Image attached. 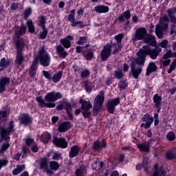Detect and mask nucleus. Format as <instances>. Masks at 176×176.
Wrapping results in <instances>:
<instances>
[{
    "label": "nucleus",
    "mask_w": 176,
    "mask_h": 176,
    "mask_svg": "<svg viewBox=\"0 0 176 176\" xmlns=\"http://www.w3.org/2000/svg\"><path fill=\"white\" fill-rule=\"evenodd\" d=\"M38 61L41 65L45 67V45L42 46L38 54L34 56L32 65L29 69V75L33 79H35L36 71H38Z\"/></svg>",
    "instance_id": "f257e3e1"
},
{
    "label": "nucleus",
    "mask_w": 176,
    "mask_h": 176,
    "mask_svg": "<svg viewBox=\"0 0 176 176\" xmlns=\"http://www.w3.org/2000/svg\"><path fill=\"white\" fill-rule=\"evenodd\" d=\"M112 47H114L113 54H116L119 53V49H122V44L112 43L111 45L107 44L104 45L100 54V58L102 61H107V60L109 58L112 52L111 50Z\"/></svg>",
    "instance_id": "f03ea898"
},
{
    "label": "nucleus",
    "mask_w": 176,
    "mask_h": 176,
    "mask_svg": "<svg viewBox=\"0 0 176 176\" xmlns=\"http://www.w3.org/2000/svg\"><path fill=\"white\" fill-rule=\"evenodd\" d=\"M15 46L16 49L15 63L17 65H21V64L24 63V54L23 53V50L25 47V43L23 39H16L15 41Z\"/></svg>",
    "instance_id": "7ed1b4c3"
},
{
    "label": "nucleus",
    "mask_w": 176,
    "mask_h": 176,
    "mask_svg": "<svg viewBox=\"0 0 176 176\" xmlns=\"http://www.w3.org/2000/svg\"><path fill=\"white\" fill-rule=\"evenodd\" d=\"M100 96L98 95L95 100L94 104L93 116H97L101 109H102V104H104V91H100Z\"/></svg>",
    "instance_id": "20e7f679"
},
{
    "label": "nucleus",
    "mask_w": 176,
    "mask_h": 176,
    "mask_svg": "<svg viewBox=\"0 0 176 176\" xmlns=\"http://www.w3.org/2000/svg\"><path fill=\"white\" fill-rule=\"evenodd\" d=\"M63 98V94L60 92H50L47 94L45 96V100L47 101H50V102L45 103V106L47 108H54L56 107V103L54 101H57V100H60Z\"/></svg>",
    "instance_id": "39448f33"
},
{
    "label": "nucleus",
    "mask_w": 176,
    "mask_h": 176,
    "mask_svg": "<svg viewBox=\"0 0 176 176\" xmlns=\"http://www.w3.org/2000/svg\"><path fill=\"white\" fill-rule=\"evenodd\" d=\"M144 54L149 56L152 60H156L159 56V54L162 52V48L156 47L153 49H151V45H146L142 47Z\"/></svg>",
    "instance_id": "423d86ee"
},
{
    "label": "nucleus",
    "mask_w": 176,
    "mask_h": 176,
    "mask_svg": "<svg viewBox=\"0 0 176 176\" xmlns=\"http://www.w3.org/2000/svg\"><path fill=\"white\" fill-rule=\"evenodd\" d=\"M80 104H81V113L82 115L86 119H90V117L91 116V108H93V105L90 102H87L86 100H84L83 99L80 100Z\"/></svg>",
    "instance_id": "0eeeda50"
},
{
    "label": "nucleus",
    "mask_w": 176,
    "mask_h": 176,
    "mask_svg": "<svg viewBox=\"0 0 176 176\" xmlns=\"http://www.w3.org/2000/svg\"><path fill=\"white\" fill-rule=\"evenodd\" d=\"M56 108L58 111H63V109H65L69 118H72V114L71 113L72 107L71 106V104L67 101V100L63 99L60 103L56 105Z\"/></svg>",
    "instance_id": "6e6552de"
},
{
    "label": "nucleus",
    "mask_w": 176,
    "mask_h": 176,
    "mask_svg": "<svg viewBox=\"0 0 176 176\" xmlns=\"http://www.w3.org/2000/svg\"><path fill=\"white\" fill-rule=\"evenodd\" d=\"M137 56L138 57L135 58L131 63H134L135 67V64H138V65H144L145 64V61H146V55L144 52V49L140 48L137 52Z\"/></svg>",
    "instance_id": "1a4fd4ad"
},
{
    "label": "nucleus",
    "mask_w": 176,
    "mask_h": 176,
    "mask_svg": "<svg viewBox=\"0 0 176 176\" xmlns=\"http://www.w3.org/2000/svg\"><path fill=\"white\" fill-rule=\"evenodd\" d=\"M120 102V98H116L107 102V111L109 113H115V108L119 105Z\"/></svg>",
    "instance_id": "9d476101"
},
{
    "label": "nucleus",
    "mask_w": 176,
    "mask_h": 176,
    "mask_svg": "<svg viewBox=\"0 0 176 176\" xmlns=\"http://www.w3.org/2000/svg\"><path fill=\"white\" fill-rule=\"evenodd\" d=\"M20 124H22L25 127L30 126V123H32V118L28 113H23L22 116L19 118Z\"/></svg>",
    "instance_id": "9b49d317"
},
{
    "label": "nucleus",
    "mask_w": 176,
    "mask_h": 176,
    "mask_svg": "<svg viewBox=\"0 0 176 176\" xmlns=\"http://www.w3.org/2000/svg\"><path fill=\"white\" fill-rule=\"evenodd\" d=\"M146 29L145 28H139L135 34V36L132 38V41L135 42L136 41H142V39H144L146 36Z\"/></svg>",
    "instance_id": "f8f14e48"
},
{
    "label": "nucleus",
    "mask_w": 176,
    "mask_h": 176,
    "mask_svg": "<svg viewBox=\"0 0 176 176\" xmlns=\"http://www.w3.org/2000/svg\"><path fill=\"white\" fill-rule=\"evenodd\" d=\"M12 133H14V121L13 120H11L8 123V126L6 129H5L3 126L1 137L3 138H6L8 135H10Z\"/></svg>",
    "instance_id": "ddd939ff"
},
{
    "label": "nucleus",
    "mask_w": 176,
    "mask_h": 176,
    "mask_svg": "<svg viewBox=\"0 0 176 176\" xmlns=\"http://www.w3.org/2000/svg\"><path fill=\"white\" fill-rule=\"evenodd\" d=\"M52 143L58 148L65 149L68 146V142L65 138H54Z\"/></svg>",
    "instance_id": "4468645a"
},
{
    "label": "nucleus",
    "mask_w": 176,
    "mask_h": 176,
    "mask_svg": "<svg viewBox=\"0 0 176 176\" xmlns=\"http://www.w3.org/2000/svg\"><path fill=\"white\" fill-rule=\"evenodd\" d=\"M10 83V78L4 76L0 78V94H2L3 91H6V85Z\"/></svg>",
    "instance_id": "2eb2a0df"
},
{
    "label": "nucleus",
    "mask_w": 176,
    "mask_h": 176,
    "mask_svg": "<svg viewBox=\"0 0 176 176\" xmlns=\"http://www.w3.org/2000/svg\"><path fill=\"white\" fill-rule=\"evenodd\" d=\"M71 41H74V36H67L65 38H61L60 42L63 45V47L65 49H69L72 45L71 44Z\"/></svg>",
    "instance_id": "dca6fc26"
},
{
    "label": "nucleus",
    "mask_w": 176,
    "mask_h": 176,
    "mask_svg": "<svg viewBox=\"0 0 176 176\" xmlns=\"http://www.w3.org/2000/svg\"><path fill=\"white\" fill-rule=\"evenodd\" d=\"M37 24L38 27H41L43 30V32L40 35L41 39H45V15L38 17Z\"/></svg>",
    "instance_id": "f3484780"
},
{
    "label": "nucleus",
    "mask_w": 176,
    "mask_h": 176,
    "mask_svg": "<svg viewBox=\"0 0 176 176\" xmlns=\"http://www.w3.org/2000/svg\"><path fill=\"white\" fill-rule=\"evenodd\" d=\"M131 68L133 78H135V79H138L140 74L142 72V68L139 67L136 69L134 63H131Z\"/></svg>",
    "instance_id": "a211bd4d"
},
{
    "label": "nucleus",
    "mask_w": 176,
    "mask_h": 176,
    "mask_svg": "<svg viewBox=\"0 0 176 176\" xmlns=\"http://www.w3.org/2000/svg\"><path fill=\"white\" fill-rule=\"evenodd\" d=\"M80 151V147H79L78 145H74L72 146L70 148L69 157H70V159L76 157V156H78L79 155Z\"/></svg>",
    "instance_id": "6ab92c4d"
},
{
    "label": "nucleus",
    "mask_w": 176,
    "mask_h": 176,
    "mask_svg": "<svg viewBox=\"0 0 176 176\" xmlns=\"http://www.w3.org/2000/svg\"><path fill=\"white\" fill-rule=\"evenodd\" d=\"M166 31H167V30H164V28H162L160 25H157L155 27V34L159 39H162L163 36L166 35V33H164Z\"/></svg>",
    "instance_id": "aec40b11"
},
{
    "label": "nucleus",
    "mask_w": 176,
    "mask_h": 176,
    "mask_svg": "<svg viewBox=\"0 0 176 176\" xmlns=\"http://www.w3.org/2000/svg\"><path fill=\"white\" fill-rule=\"evenodd\" d=\"M71 127H72V125H71V122H65L58 126V130L60 133H65V131H68V130H69Z\"/></svg>",
    "instance_id": "412c9836"
},
{
    "label": "nucleus",
    "mask_w": 176,
    "mask_h": 176,
    "mask_svg": "<svg viewBox=\"0 0 176 176\" xmlns=\"http://www.w3.org/2000/svg\"><path fill=\"white\" fill-rule=\"evenodd\" d=\"M92 148L94 151L99 152L102 148H107V142H105V140H103L101 144H100V142H95L93 144Z\"/></svg>",
    "instance_id": "4be33fe9"
},
{
    "label": "nucleus",
    "mask_w": 176,
    "mask_h": 176,
    "mask_svg": "<svg viewBox=\"0 0 176 176\" xmlns=\"http://www.w3.org/2000/svg\"><path fill=\"white\" fill-rule=\"evenodd\" d=\"M157 69V66L155 62H151L148 64V66L146 69V76H149L152 74V72H156Z\"/></svg>",
    "instance_id": "5701e85b"
},
{
    "label": "nucleus",
    "mask_w": 176,
    "mask_h": 176,
    "mask_svg": "<svg viewBox=\"0 0 176 176\" xmlns=\"http://www.w3.org/2000/svg\"><path fill=\"white\" fill-rule=\"evenodd\" d=\"M144 43H149L151 46H155L156 45V38L154 36L152 35H146L144 38ZM148 45V44H147Z\"/></svg>",
    "instance_id": "b1692460"
},
{
    "label": "nucleus",
    "mask_w": 176,
    "mask_h": 176,
    "mask_svg": "<svg viewBox=\"0 0 176 176\" xmlns=\"http://www.w3.org/2000/svg\"><path fill=\"white\" fill-rule=\"evenodd\" d=\"M170 23V19L168 16H165L162 18L160 19V25L162 28H164V30H168V23Z\"/></svg>",
    "instance_id": "393cba45"
},
{
    "label": "nucleus",
    "mask_w": 176,
    "mask_h": 176,
    "mask_svg": "<svg viewBox=\"0 0 176 176\" xmlns=\"http://www.w3.org/2000/svg\"><path fill=\"white\" fill-rule=\"evenodd\" d=\"M56 50L59 53V57L60 58H65L68 56V53L65 51V49L63 48V45H57Z\"/></svg>",
    "instance_id": "a878e982"
},
{
    "label": "nucleus",
    "mask_w": 176,
    "mask_h": 176,
    "mask_svg": "<svg viewBox=\"0 0 176 176\" xmlns=\"http://www.w3.org/2000/svg\"><path fill=\"white\" fill-rule=\"evenodd\" d=\"M90 46L89 44H87L85 45V46H77L76 47V53L80 54L82 53V56H84V54H86L87 52H89V50L90 48H89Z\"/></svg>",
    "instance_id": "bb28decb"
},
{
    "label": "nucleus",
    "mask_w": 176,
    "mask_h": 176,
    "mask_svg": "<svg viewBox=\"0 0 176 176\" xmlns=\"http://www.w3.org/2000/svg\"><path fill=\"white\" fill-rule=\"evenodd\" d=\"M142 122H146V126H150L153 123L154 118L149 114L144 115L142 118Z\"/></svg>",
    "instance_id": "cd10ccee"
},
{
    "label": "nucleus",
    "mask_w": 176,
    "mask_h": 176,
    "mask_svg": "<svg viewBox=\"0 0 176 176\" xmlns=\"http://www.w3.org/2000/svg\"><path fill=\"white\" fill-rule=\"evenodd\" d=\"M95 10L97 13H108L109 12V7L107 6H96Z\"/></svg>",
    "instance_id": "c85d7f7f"
},
{
    "label": "nucleus",
    "mask_w": 176,
    "mask_h": 176,
    "mask_svg": "<svg viewBox=\"0 0 176 176\" xmlns=\"http://www.w3.org/2000/svg\"><path fill=\"white\" fill-rule=\"evenodd\" d=\"M26 25L28 27V30L30 34H34L35 32V26L34 25V22L32 20L29 19L26 21Z\"/></svg>",
    "instance_id": "c756f323"
},
{
    "label": "nucleus",
    "mask_w": 176,
    "mask_h": 176,
    "mask_svg": "<svg viewBox=\"0 0 176 176\" xmlns=\"http://www.w3.org/2000/svg\"><path fill=\"white\" fill-rule=\"evenodd\" d=\"M153 103H154V107H160L162 106V96H159V94H156L154 95L153 98Z\"/></svg>",
    "instance_id": "7c9ffc66"
},
{
    "label": "nucleus",
    "mask_w": 176,
    "mask_h": 176,
    "mask_svg": "<svg viewBox=\"0 0 176 176\" xmlns=\"http://www.w3.org/2000/svg\"><path fill=\"white\" fill-rule=\"evenodd\" d=\"M61 78H63V72L59 71L53 76L52 81L54 83H58L61 80Z\"/></svg>",
    "instance_id": "2f4dec72"
},
{
    "label": "nucleus",
    "mask_w": 176,
    "mask_h": 176,
    "mask_svg": "<svg viewBox=\"0 0 176 176\" xmlns=\"http://www.w3.org/2000/svg\"><path fill=\"white\" fill-rule=\"evenodd\" d=\"M10 65V60L8 59L6 60V58H2L0 60V67L1 68H8Z\"/></svg>",
    "instance_id": "473e14b6"
},
{
    "label": "nucleus",
    "mask_w": 176,
    "mask_h": 176,
    "mask_svg": "<svg viewBox=\"0 0 176 176\" xmlns=\"http://www.w3.org/2000/svg\"><path fill=\"white\" fill-rule=\"evenodd\" d=\"M138 148L142 152H149V144L148 143H142L138 145Z\"/></svg>",
    "instance_id": "72a5a7b5"
},
{
    "label": "nucleus",
    "mask_w": 176,
    "mask_h": 176,
    "mask_svg": "<svg viewBox=\"0 0 176 176\" xmlns=\"http://www.w3.org/2000/svg\"><path fill=\"white\" fill-rule=\"evenodd\" d=\"M50 167L51 170H53L54 171H57V170L60 168V164L57 162L52 161L50 162Z\"/></svg>",
    "instance_id": "f704fd0d"
},
{
    "label": "nucleus",
    "mask_w": 176,
    "mask_h": 176,
    "mask_svg": "<svg viewBox=\"0 0 176 176\" xmlns=\"http://www.w3.org/2000/svg\"><path fill=\"white\" fill-rule=\"evenodd\" d=\"M86 172V166H82L78 169L76 170V176H83L85 175V173Z\"/></svg>",
    "instance_id": "c9c22d12"
},
{
    "label": "nucleus",
    "mask_w": 176,
    "mask_h": 176,
    "mask_svg": "<svg viewBox=\"0 0 176 176\" xmlns=\"http://www.w3.org/2000/svg\"><path fill=\"white\" fill-rule=\"evenodd\" d=\"M165 156H166L167 160H176V153H174L171 151L166 152Z\"/></svg>",
    "instance_id": "e433bc0d"
},
{
    "label": "nucleus",
    "mask_w": 176,
    "mask_h": 176,
    "mask_svg": "<svg viewBox=\"0 0 176 176\" xmlns=\"http://www.w3.org/2000/svg\"><path fill=\"white\" fill-rule=\"evenodd\" d=\"M114 76H116L117 79H122V78H123V70L120 69H117L115 70Z\"/></svg>",
    "instance_id": "4c0bfd02"
},
{
    "label": "nucleus",
    "mask_w": 176,
    "mask_h": 176,
    "mask_svg": "<svg viewBox=\"0 0 176 176\" xmlns=\"http://www.w3.org/2000/svg\"><path fill=\"white\" fill-rule=\"evenodd\" d=\"M82 86L85 87L87 93H91V85L89 81H84L82 82Z\"/></svg>",
    "instance_id": "58836bf2"
},
{
    "label": "nucleus",
    "mask_w": 176,
    "mask_h": 176,
    "mask_svg": "<svg viewBox=\"0 0 176 176\" xmlns=\"http://www.w3.org/2000/svg\"><path fill=\"white\" fill-rule=\"evenodd\" d=\"M39 170H45V157H43L37 162Z\"/></svg>",
    "instance_id": "ea45409f"
},
{
    "label": "nucleus",
    "mask_w": 176,
    "mask_h": 176,
    "mask_svg": "<svg viewBox=\"0 0 176 176\" xmlns=\"http://www.w3.org/2000/svg\"><path fill=\"white\" fill-rule=\"evenodd\" d=\"M31 13H32L31 8H28L25 9L23 12V19H25V20L26 21L30 20L28 19V17H30V15L31 14Z\"/></svg>",
    "instance_id": "a19ab883"
},
{
    "label": "nucleus",
    "mask_w": 176,
    "mask_h": 176,
    "mask_svg": "<svg viewBox=\"0 0 176 176\" xmlns=\"http://www.w3.org/2000/svg\"><path fill=\"white\" fill-rule=\"evenodd\" d=\"M75 10H72L67 16L68 21H70L72 24L75 21Z\"/></svg>",
    "instance_id": "79ce46f5"
},
{
    "label": "nucleus",
    "mask_w": 176,
    "mask_h": 176,
    "mask_svg": "<svg viewBox=\"0 0 176 176\" xmlns=\"http://www.w3.org/2000/svg\"><path fill=\"white\" fill-rule=\"evenodd\" d=\"M36 101L38 102V105L39 107H41V108H45V100H43V97L42 96L36 97Z\"/></svg>",
    "instance_id": "37998d69"
},
{
    "label": "nucleus",
    "mask_w": 176,
    "mask_h": 176,
    "mask_svg": "<svg viewBox=\"0 0 176 176\" xmlns=\"http://www.w3.org/2000/svg\"><path fill=\"white\" fill-rule=\"evenodd\" d=\"M175 12H176V8H172L170 9H168L167 10V14H168V16L169 17V19L173 17L174 16H175Z\"/></svg>",
    "instance_id": "c03bdc74"
},
{
    "label": "nucleus",
    "mask_w": 176,
    "mask_h": 176,
    "mask_svg": "<svg viewBox=\"0 0 176 176\" xmlns=\"http://www.w3.org/2000/svg\"><path fill=\"white\" fill-rule=\"evenodd\" d=\"M51 61L50 56L47 52H45V67L50 65Z\"/></svg>",
    "instance_id": "a18cd8bd"
},
{
    "label": "nucleus",
    "mask_w": 176,
    "mask_h": 176,
    "mask_svg": "<svg viewBox=\"0 0 176 176\" xmlns=\"http://www.w3.org/2000/svg\"><path fill=\"white\" fill-rule=\"evenodd\" d=\"M85 56V58H86V60H90L93 58V52L90 51V49L88 50V52H87L86 54H84L83 55Z\"/></svg>",
    "instance_id": "49530a36"
},
{
    "label": "nucleus",
    "mask_w": 176,
    "mask_h": 176,
    "mask_svg": "<svg viewBox=\"0 0 176 176\" xmlns=\"http://www.w3.org/2000/svg\"><path fill=\"white\" fill-rule=\"evenodd\" d=\"M176 68V59L173 60V61L171 63L169 69L168 70V74H171L173 71H174Z\"/></svg>",
    "instance_id": "de8ad7c7"
},
{
    "label": "nucleus",
    "mask_w": 176,
    "mask_h": 176,
    "mask_svg": "<svg viewBox=\"0 0 176 176\" xmlns=\"http://www.w3.org/2000/svg\"><path fill=\"white\" fill-rule=\"evenodd\" d=\"M159 46L162 47V49H167L168 47V41L166 39L163 40L159 43Z\"/></svg>",
    "instance_id": "09e8293b"
},
{
    "label": "nucleus",
    "mask_w": 176,
    "mask_h": 176,
    "mask_svg": "<svg viewBox=\"0 0 176 176\" xmlns=\"http://www.w3.org/2000/svg\"><path fill=\"white\" fill-rule=\"evenodd\" d=\"M166 138L168 140V141H174V140H175V133H174L173 131L168 133Z\"/></svg>",
    "instance_id": "8fccbe9b"
},
{
    "label": "nucleus",
    "mask_w": 176,
    "mask_h": 176,
    "mask_svg": "<svg viewBox=\"0 0 176 176\" xmlns=\"http://www.w3.org/2000/svg\"><path fill=\"white\" fill-rule=\"evenodd\" d=\"M87 42V37L82 36L79 38V40L76 42L77 45H85Z\"/></svg>",
    "instance_id": "3c124183"
},
{
    "label": "nucleus",
    "mask_w": 176,
    "mask_h": 176,
    "mask_svg": "<svg viewBox=\"0 0 176 176\" xmlns=\"http://www.w3.org/2000/svg\"><path fill=\"white\" fill-rule=\"evenodd\" d=\"M76 25H79L80 28H83V27H86V25H83V22L78 21H74L72 23V27H76Z\"/></svg>",
    "instance_id": "603ef678"
},
{
    "label": "nucleus",
    "mask_w": 176,
    "mask_h": 176,
    "mask_svg": "<svg viewBox=\"0 0 176 176\" xmlns=\"http://www.w3.org/2000/svg\"><path fill=\"white\" fill-rule=\"evenodd\" d=\"M118 87H120V90H123L127 87V82H126V80H120L118 83Z\"/></svg>",
    "instance_id": "864d4df0"
},
{
    "label": "nucleus",
    "mask_w": 176,
    "mask_h": 176,
    "mask_svg": "<svg viewBox=\"0 0 176 176\" xmlns=\"http://www.w3.org/2000/svg\"><path fill=\"white\" fill-rule=\"evenodd\" d=\"M9 164V161L6 159H0V170L2 167H6Z\"/></svg>",
    "instance_id": "5fc2aeb1"
},
{
    "label": "nucleus",
    "mask_w": 176,
    "mask_h": 176,
    "mask_svg": "<svg viewBox=\"0 0 176 176\" xmlns=\"http://www.w3.org/2000/svg\"><path fill=\"white\" fill-rule=\"evenodd\" d=\"M114 38L116 39V41H117L116 45H121L122 40L123 39V34H120L116 36Z\"/></svg>",
    "instance_id": "6e6d98bb"
},
{
    "label": "nucleus",
    "mask_w": 176,
    "mask_h": 176,
    "mask_svg": "<svg viewBox=\"0 0 176 176\" xmlns=\"http://www.w3.org/2000/svg\"><path fill=\"white\" fill-rule=\"evenodd\" d=\"M142 166L144 168V171L146 173H148V166H148V157H144L143 159Z\"/></svg>",
    "instance_id": "4d7b16f0"
},
{
    "label": "nucleus",
    "mask_w": 176,
    "mask_h": 176,
    "mask_svg": "<svg viewBox=\"0 0 176 176\" xmlns=\"http://www.w3.org/2000/svg\"><path fill=\"white\" fill-rule=\"evenodd\" d=\"M9 146V143L3 144L1 147L0 153H4L6 151H8Z\"/></svg>",
    "instance_id": "13d9d810"
},
{
    "label": "nucleus",
    "mask_w": 176,
    "mask_h": 176,
    "mask_svg": "<svg viewBox=\"0 0 176 176\" xmlns=\"http://www.w3.org/2000/svg\"><path fill=\"white\" fill-rule=\"evenodd\" d=\"M25 142L28 146H30V145L34 144V138H31L30 136H28L25 140Z\"/></svg>",
    "instance_id": "bf43d9fd"
},
{
    "label": "nucleus",
    "mask_w": 176,
    "mask_h": 176,
    "mask_svg": "<svg viewBox=\"0 0 176 176\" xmlns=\"http://www.w3.org/2000/svg\"><path fill=\"white\" fill-rule=\"evenodd\" d=\"M19 32L20 35H24V34H25V32H27V27H25V25L21 26L19 28Z\"/></svg>",
    "instance_id": "052dcab7"
},
{
    "label": "nucleus",
    "mask_w": 176,
    "mask_h": 176,
    "mask_svg": "<svg viewBox=\"0 0 176 176\" xmlns=\"http://www.w3.org/2000/svg\"><path fill=\"white\" fill-rule=\"evenodd\" d=\"M45 144H49V142H52V134H50V133H47L45 134Z\"/></svg>",
    "instance_id": "680f3d73"
},
{
    "label": "nucleus",
    "mask_w": 176,
    "mask_h": 176,
    "mask_svg": "<svg viewBox=\"0 0 176 176\" xmlns=\"http://www.w3.org/2000/svg\"><path fill=\"white\" fill-rule=\"evenodd\" d=\"M89 75H90V72L87 69H85L81 72V78H87Z\"/></svg>",
    "instance_id": "e2e57ef3"
},
{
    "label": "nucleus",
    "mask_w": 176,
    "mask_h": 176,
    "mask_svg": "<svg viewBox=\"0 0 176 176\" xmlns=\"http://www.w3.org/2000/svg\"><path fill=\"white\" fill-rule=\"evenodd\" d=\"M163 60H167V58H171V50H169L162 57Z\"/></svg>",
    "instance_id": "0e129e2a"
},
{
    "label": "nucleus",
    "mask_w": 176,
    "mask_h": 176,
    "mask_svg": "<svg viewBox=\"0 0 176 176\" xmlns=\"http://www.w3.org/2000/svg\"><path fill=\"white\" fill-rule=\"evenodd\" d=\"M52 159L53 160H60L61 159V153H54Z\"/></svg>",
    "instance_id": "69168bd1"
},
{
    "label": "nucleus",
    "mask_w": 176,
    "mask_h": 176,
    "mask_svg": "<svg viewBox=\"0 0 176 176\" xmlns=\"http://www.w3.org/2000/svg\"><path fill=\"white\" fill-rule=\"evenodd\" d=\"M122 16L125 17L126 20H129V19L131 17V14L130 13V11L127 10L126 12H124Z\"/></svg>",
    "instance_id": "338daca9"
},
{
    "label": "nucleus",
    "mask_w": 176,
    "mask_h": 176,
    "mask_svg": "<svg viewBox=\"0 0 176 176\" xmlns=\"http://www.w3.org/2000/svg\"><path fill=\"white\" fill-rule=\"evenodd\" d=\"M8 116V111H0V120L3 118L5 119Z\"/></svg>",
    "instance_id": "774afa93"
}]
</instances>
